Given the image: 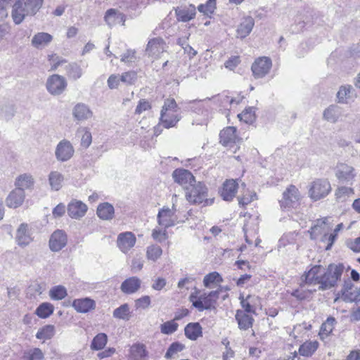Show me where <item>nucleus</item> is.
Segmentation results:
<instances>
[{
  "mask_svg": "<svg viewBox=\"0 0 360 360\" xmlns=\"http://www.w3.org/2000/svg\"><path fill=\"white\" fill-rule=\"evenodd\" d=\"M162 255V249L156 244H152L146 248V258L153 262L159 259Z\"/></svg>",
  "mask_w": 360,
  "mask_h": 360,
  "instance_id": "43",
  "label": "nucleus"
},
{
  "mask_svg": "<svg viewBox=\"0 0 360 360\" xmlns=\"http://www.w3.org/2000/svg\"><path fill=\"white\" fill-rule=\"evenodd\" d=\"M239 300L246 314L255 313L257 302L259 300L258 297L249 295L246 297H244L242 295H240Z\"/></svg>",
  "mask_w": 360,
  "mask_h": 360,
  "instance_id": "38",
  "label": "nucleus"
},
{
  "mask_svg": "<svg viewBox=\"0 0 360 360\" xmlns=\"http://www.w3.org/2000/svg\"><path fill=\"white\" fill-rule=\"evenodd\" d=\"M240 121L246 124H252L255 120V110L252 107L245 108L241 113L238 115Z\"/></svg>",
  "mask_w": 360,
  "mask_h": 360,
  "instance_id": "49",
  "label": "nucleus"
},
{
  "mask_svg": "<svg viewBox=\"0 0 360 360\" xmlns=\"http://www.w3.org/2000/svg\"><path fill=\"white\" fill-rule=\"evenodd\" d=\"M67 241L65 233L62 230H56L51 236L49 248L53 252H58L66 245Z\"/></svg>",
  "mask_w": 360,
  "mask_h": 360,
  "instance_id": "19",
  "label": "nucleus"
},
{
  "mask_svg": "<svg viewBox=\"0 0 360 360\" xmlns=\"http://www.w3.org/2000/svg\"><path fill=\"white\" fill-rule=\"evenodd\" d=\"M72 307L77 312L84 314L94 309L96 302L94 300L89 297L76 299L72 302Z\"/></svg>",
  "mask_w": 360,
  "mask_h": 360,
  "instance_id": "29",
  "label": "nucleus"
},
{
  "mask_svg": "<svg viewBox=\"0 0 360 360\" xmlns=\"http://www.w3.org/2000/svg\"><path fill=\"white\" fill-rule=\"evenodd\" d=\"M48 60L50 63L51 70H56L58 67L66 63V60L64 58L54 53L49 55Z\"/></svg>",
  "mask_w": 360,
  "mask_h": 360,
  "instance_id": "58",
  "label": "nucleus"
},
{
  "mask_svg": "<svg viewBox=\"0 0 360 360\" xmlns=\"http://www.w3.org/2000/svg\"><path fill=\"white\" fill-rule=\"evenodd\" d=\"M222 281L221 276L218 272L213 271L205 276L203 285L207 288H212L215 285H219Z\"/></svg>",
  "mask_w": 360,
  "mask_h": 360,
  "instance_id": "41",
  "label": "nucleus"
},
{
  "mask_svg": "<svg viewBox=\"0 0 360 360\" xmlns=\"http://www.w3.org/2000/svg\"><path fill=\"white\" fill-rule=\"evenodd\" d=\"M68 75L74 79H79L82 75V70L80 66L75 63H70L66 66Z\"/></svg>",
  "mask_w": 360,
  "mask_h": 360,
  "instance_id": "56",
  "label": "nucleus"
},
{
  "mask_svg": "<svg viewBox=\"0 0 360 360\" xmlns=\"http://www.w3.org/2000/svg\"><path fill=\"white\" fill-rule=\"evenodd\" d=\"M331 191V185L326 179H317L312 181L309 189V195L314 201L326 197Z\"/></svg>",
  "mask_w": 360,
  "mask_h": 360,
  "instance_id": "5",
  "label": "nucleus"
},
{
  "mask_svg": "<svg viewBox=\"0 0 360 360\" xmlns=\"http://www.w3.org/2000/svg\"><path fill=\"white\" fill-rule=\"evenodd\" d=\"M96 214L102 220H111L115 215V209L109 202L100 203L97 207Z\"/></svg>",
  "mask_w": 360,
  "mask_h": 360,
  "instance_id": "32",
  "label": "nucleus"
},
{
  "mask_svg": "<svg viewBox=\"0 0 360 360\" xmlns=\"http://www.w3.org/2000/svg\"><path fill=\"white\" fill-rule=\"evenodd\" d=\"M297 233L295 232H290L284 234L278 241V249L281 251L282 248L288 245H294L297 239Z\"/></svg>",
  "mask_w": 360,
  "mask_h": 360,
  "instance_id": "45",
  "label": "nucleus"
},
{
  "mask_svg": "<svg viewBox=\"0 0 360 360\" xmlns=\"http://www.w3.org/2000/svg\"><path fill=\"white\" fill-rule=\"evenodd\" d=\"M108 337L105 333H98L96 335L91 344V349L93 350H101L107 344Z\"/></svg>",
  "mask_w": 360,
  "mask_h": 360,
  "instance_id": "50",
  "label": "nucleus"
},
{
  "mask_svg": "<svg viewBox=\"0 0 360 360\" xmlns=\"http://www.w3.org/2000/svg\"><path fill=\"white\" fill-rule=\"evenodd\" d=\"M172 177L175 182L182 186L186 190L195 181L192 173L184 169H175Z\"/></svg>",
  "mask_w": 360,
  "mask_h": 360,
  "instance_id": "17",
  "label": "nucleus"
},
{
  "mask_svg": "<svg viewBox=\"0 0 360 360\" xmlns=\"http://www.w3.org/2000/svg\"><path fill=\"white\" fill-rule=\"evenodd\" d=\"M344 300L348 302H356L360 300V293L357 288L349 290H345L342 292Z\"/></svg>",
  "mask_w": 360,
  "mask_h": 360,
  "instance_id": "60",
  "label": "nucleus"
},
{
  "mask_svg": "<svg viewBox=\"0 0 360 360\" xmlns=\"http://www.w3.org/2000/svg\"><path fill=\"white\" fill-rule=\"evenodd\" d=\"M216 8V0H208L205 4H200L198 9L204 15L210 16Z\"/></svg>",
  "mask_w": 360,
  "mask_h": 360,
  "instance_id": "57",
  "label": "nucleus"
},
{
  "mask_svg": "<svg viewBox=\"0 0 360 360\" xmlns=\"http://www.w3.org/2000/svg\"><path fill=\"white\" fill-rule=\"evenodd\" d=\"M44 354L39 348H32L25 351L23 354L24 360H42Z\"/></svg>",
  "mask_w": 360,
  "mask_h": 360,
  "instance_id": "53",
  "label": "nucleus"
},
{
  "mask_svg": "<svg viewBox=\"0 0 360 360\" xmlns=\"http://www.w3.org/2000/svg\"><path fill=\"white\" fill-rule=\"evenodd\" d=\"M44 0H16L12 6L11 18L15 25L27 16H34L41 9Z\"/></svg>",
  "mask_w": 360,
  "mask_h": 360,
  "instance_id": "1",
  "label": "nucleus"
},
{
  "mask_svg": "<svg viewBox=\"0 0 360 360\" xmlns=\"http://www.w3.org/2000/svg\"><path fill=\"white\" fill-rule=\"evenodd\" d=\"M345 271V266L341 264H330L324 268L323 290L330 289L336 285Z\"/></svg>",
  "mask_w": 360,
  "mask_h": 360,
  "instance_id": "4",
  "label": "nucleus"
},
{
  "mask_svg": "<svg viewBox=\"0 0 360 360\" xmlns=\"http://www.w3.org/2000/svg\"><path fill=\"white\" fill-rule=\"evenodd\" d=\"M105 20L110 27H112L121 22L124 25L125 18L124 15L122 13L117 11L115 9H109L105 13Z\"/></svg>",
  "mask_w": 360,
  "mask_h": 360,
  "instance_id": "39",
  "label": "nucleus"
},
{
  "mask_svg": "<svg viewBox=\"0 0 360 360\" xmlns=\"http://www.w3.org/2000/svg\"><path fill=\"white\" fill-rule=\"evenodd\" d=\"M72 115L77 120L84 121L90 119L93 112L87 105L79 103L73 108Z\"/></svg>",
  "mask_w": 360,
  "mask_h": 360,
  "instance_id": "28",
  "label": "nucleus"
},
{
  "mask_svg": "<svg viewBox=\"0 0 360 360\" xmlns=\"http://www.w3.org/2000/svg\"><path fill=\"white\" fill-rule=\"evenodd\" d=\"M178 323H176L174 319H173L161 324L160 331L163 334L169 335L176 332L178 329Z\"/></svg>",
  "mask_w": 360,
  "mask_h": 360,
  "instance_id": "55",
  "label": "nucleus"
},
{
  "mask_svg": "<svg viewBox=\"0 0 360 360\" xmlns=\"http://www.w3.org/2000/svg\"><path fill=\"white\" fill-rule=\"evenodd\" d=\"M180 118L179 112L161 110L160 122L167 129L174 127Z\"/></svg>",
  "mask_w": 360,
  "mask_h": 360,
  "instance_id": "30",
  "label": "nucleus"
},
{
  "mask_svg": "<svg viewBox=\"0 0 360 360\" xmlns=\"http://www.w3.org/2000/svg\"><path fill=\"white\" fill-rule=\"evenodd\" d=\"M240 141L236 134V128L228 127L220 132V142L225 146L231 147Z\"/></svg>",
  "mask_w": 360,
  "mask_h": 360,
  "instance_id": "22",
  "label": "nucleus"
},
{
  "mask_svg": "<svg viewBox=\"0 0 360 360\" xmlns=\"http://www.w3.org/2000/svg\"><path fill=\"white\" fill-rule=\"evenodd\" d=\"M272 66L271 60L268 57H260L252 63L251 70L255 79L263 78L270 71Z\"/></svg>",
  "mask_w": 360,
  "mask_h": 360,
  "instance_id": "12",
  "label": "nucleus"
},
{
  "mask_svg": "<svg viewBox=\"0 0 360 360\" xmlns=\"http://www.w3.org/2000/svg\"><path fill=\"white\" fill-rule=\"evenodd\" d=\"M54 154L58 162H68L74 156L75 148L70 141L63 139L56 145Z\"/></svg>",
  "mask_w": 360,
  "mask_h": 360,
  "instance_id": "11",
  "label": "nucleus"
},
{
  "mask_svg": "<svg viewBox=\"0 0 360 360\" xmlns=\"http://www.w3.org/2000/svg\"><path fill=\"white\" fill-rule=\"evenodd\" d=\"M301 199V194L298 188L294 186H289L283 193L282 198L279 200L281 208L289 210L298 205Z\"/></svg>",
  "mask_w": 360,
  "mask_h": 360,
  "instance_id": "6",
  "label": "nucleus"
},
{
  "mask_svg": "<svg viewBox=\"0 0 360 360\" xmlns=\"http://www.w3.org/2000/svg\"><path fill=\"white\" fill-rule=\"evenodd\" d=\"M148 352L146 349V346L141 343H136L130 347L128 359L144 360Z\"/></svg>",
  "mask_w": 360,
  "mask_h": 360,
  "instance_id": "33",
  "label": "nucleus"
},
{
  "mask_svg": "<svg viewBox=\"0 0 360 360\" xmlns=\"http://www.w3.org/2000/svg\"><path fill=\"white\" fill-rule=\"evenodd\" d=\"M177 18L182 22H188L193 19L195 15V8L191 5L188 8H183L176 10Z\"/></svg>",
  "mask_w": 360,
  "mask_h": 360,
  "instance_id": "42",
  "label": "nucleus"
},
{
  "mask_svg": "<svg viewBox=\"0 0 360 360\" xmlns=\"http://www.w3.org/2000/svg\"><path fill=\"white\" fill-rule=\"evenodd\" d=\"M88 210L87 205L76 199L72 200L68 205L67 211L68 216L75 219H80L86 213Z\"/></svg>",
  "mask_w": 360,
  "mask_h": 360,
  "instance_id": "16",
  "label": "nucleus"
},
{
  "mask_svg": "<svg viewBox=\"0 0 360 360\" xmlns=\"http://www.w3.org/2000/svg\"><path fill=\"white\" fill-rule=\"evenodd\" d=\"M162 110L179 112V108L174 98H167L164 102Z\"/></svg>",
  "mask_w": 360,
  "mask_h": 360,
  "instance_id": "64",
  "label": "nucleus"
},
{
  "mask_svg": "<svg viewBox=\"0 0 360 360\" xmlns=\"http://www.w3.org/2000/svg\"><path fill=\"white\" fill-rule=\"evenodd\" d=\"M221 291V286L217 290L209 292H202L200 290L195 287L189 295L188 300L198 311L212 309L215 308Z\"/></svg>",
  "mask_w": 360,
  "mask_h": 360,
  "instance_id": "2",
  "label": "nucleus"
},
{
  "mask_svg": "<svg viewBox=\"0 0 360 360\" xmlns=\"http://www.w3.org/2000/svg\"><path fill=\"white\" fill-rule=\"evenodd\" d=\"M356 97L355 90L351 85L341 86L337 93L338 102L343 104L354 101Z\"/></svg>",
  "mask_w": 360,
  "mask_h": 360,
  "instance_id": "23",
  "label": "nucleus"
},
{
  "mask_svg": "<svg viewBox=\"0 0 360 360\" xmlns=\"http://www.w3.org/2000/svg\"><path fill=\"white\" fill-rule=\"evenodd\" d=\"M77 135L81 138V146L87 148L92 142V136L90 130L86 127H80L77 129Z\"/></svg>",
  "mask_w": 360,
  "mask_h": 360,
  "instance_id": "44",
  "label": "nucleus"
},
{
  "mask_svg": "<svg viewBox=\"0 0 360 360\" xmlns=\"http://www.w3.org/2000/svg\"><path fill=\"white\" fill-rule=\"evenodd\" d=\"M130 316V309L127 304H122L113 311V317L115 319L129 320Z\"/></svg>",
  "mask_w": 360,
  "mask_h": 360,
  "instance_id": "52",
  "label": "nucleus"
},
{
  "mask_svg": "<svg viewBox=\"0 0 360 360\" xmlns=\"http://www.w3.org/2000/svg\"><path fill=\"white\" fill-rule=\"evenodd\" d=\"M184 349V345L179 342L172 343L168 348L165 357L167 359L172 358L176 354L181 352Z\"/></svg>",
  "mask_w": 360,
  "mask_h": 360,
  "instance_id": "61",
  "label": "nucleus"
},
{
  "mask_svg": "<svg viewBox=\"0 0 360 360\" xmlns=\"http://www.w3.org/2000/svg\"><path fill=\"white\" fill-rule=\"evenodd\" d=\"M305 281L309 284H319V288L323 290L324 267L321 265H315L304 275Z\"/></svg>",
  "mask_w": 360,
  "mask_h": 360,
  "instance_id": "15",
  "label": "nucleus"
},
{
  "mask_svg": "<svg viewBox=\"0 0 360 360\" xmlns=\"http://www.w3.org/2000/svg\"><path fill=\"white\" fill-rule=\"evenodd\" d=\"M238 188V184L233 179L226 180L224 184L220 194L223 200L226 201L231 200L236 195Z\"/></svg>",
  "mask_w": 360,
  "mask_h": 360,
  "instance_id": "24",
  "label": "nucleus"
},
{
  "mask_svg": "<svg viewBox=\"0 0 360 360\" xmlns=\"http://www.w3.org/2000/svg\"><path fill=\"white\" fill-rule=\"evenodd\" d=\"M65 176L64 175L57 170H52L48 175L49 185L51 191H60L64 184Z\"/></svg>",
  "mask_w": 360,
  "mask_h": 360,
  "instance_id": "27",
  "label": "nucleus"
},
{
  "mask_svg": "<svg viewBox=\"0 0 360 360\" xmlns=\"http://www.w3.org/2000/svg\"><path fill=\"white\" fill-rule=\"evenodd\" d=\"M167 227L158 226L152 230L151 237L153 239L158 243H162L168 238V233L167 231Z\"/></svg>",
  "mask_w": 360,
  "mask_h": 360,
  "instance_id": "48",
  "label": "nucleus"
},
{
  "mask_svg": "<svg viewBox=\"0 0 360 360\" xmlns=\"http://www.w3.org/2000/svg\"><path fill=\"white\" fill-rule=\"evenodd\" d=\"M53 310L52 304L44 302L36 309L35 314L41 319H46L53 314Z\"/></svg>",
  "mask_w": 360,
  "mask_h": 360,
  "instance_id": "46",
  "label": "nucleus"
},
{
  "mask_svg": "<svg viewBox=\"0 0 360 360\" xmlns=\"http://www.w3.org/2000/svg\"><path fill=\"white\" fill-rule=\"evenodd\" d=\"M33 238L29 229V225L25 223L21 224L17 229L15 240L18 245L25 247L28 245Z\"/></svg>",
  "mask_w": 360,
  "mask_h": 360,
  "instance_id": "20",
  "label": "nucleus"
},
{
  "mask_svg": "<svg viewBox=\"0 0 360 360\" xmlns=\"http://www.w3.org/2000/svg\"><path fill=\"white\" fill-rule=\"evenodd\" d=\"M319 347V342L316 340H307L303 342L299 347L298 353L304 357L311 356Z\"/></svg>",
  "mask_w": 360,
  "mask_h": 360,
  "instance_id": "36",
  "label": "nucleus"
},
{
  "mask_svg": "<svg viewBox=\"0 0 360 360\" xmlns=\"http://www.w3.org/2000/svg\"><path fill=\"white\" fill-rule=\"evenodd\" d=\"M167 45L161 37H155L148 42L146 53L149 57L158 58L166 51Z\"/></svg>",
  "mask_w": 360,
  "mask_h": 360,
  "instance_id": "14",
  "label": "nucleus"
},
{
  "mask_svg": "<svg viewBox=\"0 0 360 360\" xmlns=\"http://www.w3.org/2000/svg\"><path fill=\"white\" fill-rule=\"evenodd\" d=\"M176 209L173 202L172 208L164 206L161 208L157 215V222L159 226L163 227H172L177 223Z\"/></svg>",
  "mask_w": 360,
  "mask_h": 360,
  "instance_id": "8",
  "label": "nucleus"
},
{
  "mask_svg": "<svg viewBox=\"0 0 360 360\" xmlns=\"http://www.w3.org/2000/svg\"><path fill=\"white\" fill-rule=\"evenodd\" d=\"M67 85L65 78L57 74L49 76L46 83V89L52 96L62 94L65 91Z\"/></svg>",
  "mask_w": 360,
  "mask_h": 360,
  "instance_id": "10",
  "label": "nucleus"
},
{
  "mask_svg": "<svg viewBox=\"0 0 360 360\" xmlns=\"http://www.w3.org/2000/svg\"><path fill=\"white\" fill-rule=\"evenodd\" d=\"M186 337L191 340H196L202 336V328L198 322L189 323L184 328Z\"/></svg>",
  "mask_w": 360,
  "mask_h": 360,
  "instance_id": "34",
  "label": "nucleus"
},
{
  "mask_svg": "<svg viewBox=\"0 0 360 360\" xmlns=\"http://www.w3.org/2000/svg\"><path fill=\"white\" fill-rule=\"evenodd\" d=\"M242 101V98H232L228 96H224L221 100V103L224 108L227 110H231L232 108L236 107Z\"/></svg>",
  "mask_w": 360,
  "mask_h": 360,
  "instance_id": "59",
  "label": "nucleus"
},
{
  "mask_svg": "<svg viewBox=\"0 0 360 360\" xmlns=\"http://www.w3.org/2000/svg\"><path fill=\"white\" fill-rule=\"evenodd\" d=\"M150 297L148 295H144L135 301V307L136 309H146L150 305Z\"/></svg>",
  "mask_w": 360,
  "mask_h": 360,
  "instance_id": "63",
  "label": "nucleus"
},
{
  "mask_svg": "<svg viewBox=\"0 0 360 360\" xmlns=\"http://www.w3.org/2000/svg\"><path fill=\"white\" fill-rule=\"evenodd\" d=\"M334 170L335 176L339 182L351 186L353 184L356 174L352 165L340 162L337 164Z\"/></svg>",
  "mask_w": 360,
  "mask_h": 360,
  "instance_id": "9",
  "label": "nucleus"
},
{
  "mask_svg": "<svg viewBox=\"0 0 360 360\" xmlns=\"http://www.w3.org/2000/svg\"><path fill=\"white\" fill-rule=\"evenodd\" d=\"M326 220L327 218L318 219L314 225L311 228L310 235L311 239H316L319 235L323 234V240L328 241V243L326 247V250H329L333 245V243L336 239V233H330L328 235L326 233Z\"/></svg>",
  "mask_w": 360,
  "mask_h": 360,
  "instance_id": "7",
  "label": "nucleus"
},
{
  "mask_svg": "<svg viewBox=\"0 0 360 360\" xmlns=\"http://www.w3.org/2000/svg\"><path fill=\"white\" fill-rule=\"evenodd\" d=\"M255 26V20L251 16H245L241 18L236 27V35L238 39H243L246 38L252 32Z\"/></svg>",
  "mask_w": 360,
  "mask_h": 360,
  "instance_id": "18",
  "label": "nucleus"
},
{
  "mask_svg": "<svg viewBox=\"0 0 360 360\" xmlns=\"http://www.w3.org/2000/svg\"><path fill=\"white\" fill-rule=\"evenodd\" d=\"M53 39V36L47 32H38L32 37L31 44L37 49H43L51 43Z\"/></svg>",
  "mask_w": 360,
  "mask_h": 360,
  "instance_id": "25",
  "label": "nucleus"
},
{
  "mask_svg": "<svg viewBox=\"0 0 360 360\" xmlns=\"http://www.w3.org/2000/svg\"><path fill=\"white\" fill-rule=\"evenodd\" d=\"M141 285V279L136 276H132L122 282L120 289L124 293L132 294L140 289Z\"/></svg>",
  "mask_w": 360,
  "mask_h": 360,
  "instance_id": "31",
  "label": "nucleus"
},
{
  "mask_svg": "<svg viewBox=\"0 0 360 360\" xmlns=\"http://www.w3.org/2000/svg\"><path fill=\"white\" fill-rule=\"evenodd\" d=\"M25 198V191L15 188L9 193L6 198L5 202L7 207L15 209L22 205Z\"/></svg>",
  "mask_w": 360,
  "mask_h": 360,
  "instance_id": "21",
  "label": "nucleus"
},
{
  "mask_svg": "<svg viewBox=\"0 0 360 360\" xmlns=\"http://www.w3.org/2000/svg\"><path fill=\"white\" fill-rule=\"evenodd\" d=\"M34 183V178L31 174L24 173L16 177L14 184L15 188L25 191L32 189Z\"/></svg>",
  "mask_w": 360,
  "mask_h": 360,
  "instance_id": "26",
  "label": "nucleus"
},
{
  "mask_svg": "<svg viewBox=\"0 0 360 360\" xmlns=\"http://www.w3.org/2000/svg\"><path fill=\"white\" fill-rule=\"evenodd\" d=\"M354 189L350 186H338L335 191V200L338 202H346L354 195Z\"/></svg>",
  "mask_w": 360,
  "mask_h": 360,
  "instance_id": "40",
  "label": "nucleus"
},
{
  "mask_svg": "<svg viewBox=\"0 0 360 360\" xmlns=\"http://www.w3.org/2000/svg\"><path fill=\"white\" fill-rule=\"evenodd\" d=\"M54 326L47 325L40 328L37 334L36 338L39 340H46L51 339L54 335Z\"/></svg>",
  "mask_w": 360,
  "mask_h": 360,
  "instance_id": "51",
  "label": "nucleus"
},
{
  "mask_svg": "<svg viewBox=\"0 0 360 360\" xmlns=\"http://www.w3.org/2000/svg\"><path fill=\"white\" fill-rule=\"evenodd\" d=\"M342 116V109L335 105H330L324 110L323 117L330 123H336Z\"/></svg>",
  "mask_w": 360,
  "mask_h": 360,
  "instance_id": "35",
  "label": "nucleus"
},
{
  "mask_svg": "<svg viewBox=\"0 0 360 360\" xmlns=\"http://www.w3.org/2000/svg\"><path fill=\"white\" fill-rule=\"evenodd\" d=\"M49 296L53 300H60L67 296L66 288L62 285H56L49 290Z\"/></svg>",
  "mask_w": 360,
  "mask_h": 360,
  "instance_id": "54",
  "label": "nucleus"
},
{
  "mask_svg": "<svg viewBox=\"0 0 360 360\" xmlns=\"http://www.w3.org/2000/svg\"><path fill=\"white\" fill-rule=\"evenodd\" d=\"M335 323V319L333 317H328L326 321L323 323L319 334L321 339H324L330 334L333 330Z\"/></svg>",
  "mask_w": 360,
  "mask_h": 360,
  "instance_id": "47",
  "label": "nucleus"
},
{
  "mask_svg": "<svg viewBox=\"0 0 360 360\" xmlns=\"http://www.w3.org/2000/svg\"><path fill=\"white\" fill-rule=\"evenodd\" d=\"M136 243V236L131 231L120 233L117 238V246L124 254L128 253L134 247Z\"/></svg>",
  "mask_w": 360,
  "mask_h": 360,
  "instance_id": "13",
  "label": "nucleus"
},
{
  "mask_svg": "<svg viewBox=\"0 0 360 360\" xmlns=\"http://www.w3.org/2000/svg\"><path fill=\"white\" fill-rule=\"evenodd\" d=\"M136 79L137 75L134 71L126 72L120 76L121 82L127 85L133 84L136 82Z\"/></svg>",
  "mask_w": 360,
  "mask_h": 360,
  "instance_id": "62",
  "label": "nucleus"
},
{
  "mask_svg": "<svg viewBox=\"0 0 360 360\" xmlns=\"http://www.w3.org/2000/svg\"><path fill=\"white\" fill-rule=\"evenodd\" d=\"M207 188L205 185L200 182L193 183L186 190V200L193 204H204L207 205L212 203V201L207 198L208 196Z\"/></svg>",
  "mask_w": 360,
  "mask_h": 360,
  "instance_id": "3",
  "label": "nucleus"
},
{
  "mask_svg": "<svg viewBox=\"0 0 360 360\" xmlns=\"http://www.w3.org/2000/svg\"><path fill=\"white\" fill-rule=\"evenodd\" d=\"M236 319L240 330H246L251 328L253 324V318L243 310H237Z\"/></svg>",
  "mask_w": 360,
  "mask_h": 360,
  "instance_id": "37",
  "label": "nucleus"
}]
</instances>
